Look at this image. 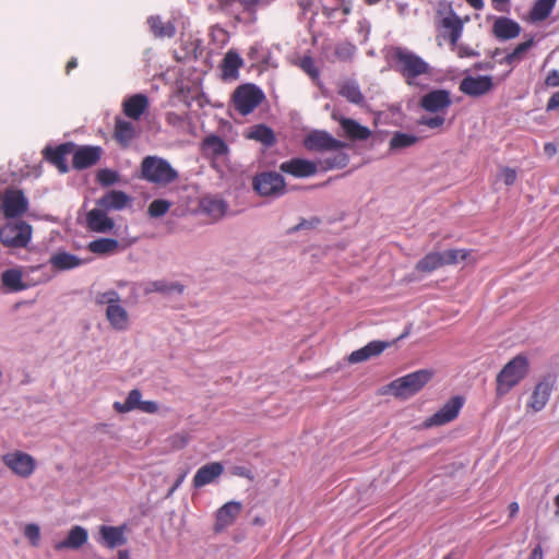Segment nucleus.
<instances>
[{
	"label": "nucleus",
	"instance_id": "34",
	"mask_svg": "<svg viewBox=\"0 0 559 559\" xmlns=\"http://www.w3.org/2000/svg\"><path fill=\"white\" fill-rule=\"evenodd\" d=\"M242 66V59L235 51H228L222 63V72L224 79H236L238 70Z\"/></svg>",
	"mask_w": 559,
	"mask_h": 559
},
{
	"label": "nucleus",
	"instance_id": "21",
	"mask_svg": "<svg viewBox=\"0 0 559 559\" xmlns=\"http://www.w3.org/2000/svg\"><path fill=\"white\" fill-rule=\"evenodd\" d=\"M102 150L98 146H83L73 151V166L76 169H84L96 164L100 157Z\"/></svg>",
	"mask_w": 559,
	"mask_h": 559
},
{
	"label": "nucleus",
	"instance_id": "27",
	"mask_svg": "<svg viewBox=\"0 0 559 559\" xmlns=\"http://www.w3.org/2000/svg\"><path fill=\"white\" fill-rule=\"evenodd\" d=\"M223 466L221 463L214 462L206 464L198 469L193 477V486L197 488L203 487L214 481L223 473Z\"/></svg>",
	"mask_w": 559,
	"mask_h": 559
},
{
	"label": "nucleus",
	"instance_id": "15",
	"mask_svg": "<svg viewBox=\"0 0 559 559\" xmlns=\"http://www.w3.org/2000/svg\"><path fill=\"white\" fill-rule=\"evenodd\" d=\"M452 104L450 92L445 90H435L425 94L420 98V106L426 111L439 114L445 111Z\"/></svg>",
	"mask_w": 559,
	"mask_h": 559
},
{
	"label": "nucleus",
	"instance_id": "56",
	"mask_svg": "<svg viewBox=\"0 0 559 559\" xmlns=\"http://www.w3.org/2000/svg\"><path fill=\"white\" fill-rule=\"evenodd\" d=\"M518 174L516 170L509 167H503L500 169L498 175V179L502 180L506 186H512L516 181Z\"/></svg>",
	"mask_w": 559,
	"mask_h": 559
},
{
	"label": "nucleus",
	"instance_id": "10",
	"mask_svg": "<svg viewBox=\"0 0 559 559\" xmlns=\"http://www.w3.org/2000/svg\"><path fill=\"white\" fill-rule=\"evenodd\" d=\"M28 207V201L20 190H7L1 198V209L7 218L23 215Z\"/></svg>",
	"mask_w": 559,
	"mask_h": 559
},
{
	"label": "nucleus",
	"instance_id": "31",
	"mask_svg": "<svg viewBox=\"0 0 559 559\" xmlns=\"http://www.w3.org/2000/svg\"><path fill=\"white\" fill-rule=\"evenodd\" d=\"M204 155L213 158L225 156L228 152L226 143L217 135H210L202 142Z\"/></svg>",
	"mask_w": 559,
	"mask_h": 559
},
{
	"label": "nucleus",
	"instance_id": "7",
	"mask_svg": "<svg viewBox=\"0 0 559 559\" xmlns=\"http://www.w3.org/2000/svg\"><path fill=\"white\" fill-rule=\"evenodd\" d=\"M306 150L310 152H334L346 146V143L333 138L324 130H312L302 140Z\"/></svg>",
	"mask_w": 559,
	"mask_h": 559
},
{
	"label": "nucleus",
	"instance_id": "55",
	"mask_svg": "<svg viewBox=\"0 0 559 559\" xmlns=\"http://www.w3.org/2000/svg\"><path fill=\"white\" fill-rule=\"evenodd\" d=\"M444 121H445L444 117L440 116V115H436L433 117L423 116L421 118H419L418 124L426 126L430 129H437V128L442 127Z\"/></svg>",
	"mask_w": 559,
	"mask_h": 559
},
{
	"label": "nucleus",
	"instance_id": "53",
	"mask_svg": "<svg viewBox=\"0 0 559 559\" xmlns=\"http://www.w3.org/2000/svg\"><path fill=\"white\" fill-rule=\"evenodd\" d=\"M24 536L29 540V543L37 547L40 540V530L37 524H27L24 527Z\"/></svg>",
	"mask_w": 559,
	"mask_h": 559
},
{
	"label": "nucleus",
	"instance_id": "42",
	"mask_svg": "<svg viewBox=\"0 0 559 559\" xmlns=\"http://www.w3.org/2000/svg\"><path fill=\"white\" fill-rule=\"evenodd\" d=\"M240 512V504L237 502H228L224 504L217 512V525H230L237 514Z\"/></svg>",
	"mask_w": 559,
	"mask_h": 559
},
{
	"label": "nucleus",
	"instance_id": "47",
	"mask_svg": "<svg viewBox=\"0 0 559 559\" xmlns=\"http://www.w3.org/2000/svg\"><path fill=\"white\" fill-rule=\"evenodd\" d=\"M533 39H528L524 43L519 44L512 52L507 55L501 62L513 66L519 63L527 50L533 46Z\"/></svg>",
	"mask_w": 559,
	"mask_h": 559
},
{
	"label": "nucleus",
	"instance_id": "45",
	"mask_svg": "<svg viewBox=\"0 0 559 559\" xmlns=\"http://www.w3.org/2000/svg\"><path fill=\"white\" fill-rule=\"evenodd\" d=\"M147 23L157 37H173L175 35V26L171 23L162 22L158 16H151Z\"/></svg>",
	"mask_w": 559,
	"mask_h": 559
},
{
	"label": "nucleus",
	"instance_id": "43",
	"mask_svg": "<svg viewBox=\"0 0 559 559\" xmlns=\"http://www.w3.org/2000/svg\"><path fill=\"white\" fill-rule=\"evenodd\" d=\"M335 154L331 157L319 160L318 168L320 167L322 170H330L334 168H344L347 166L349 162V157L346 153L340 151H334Z\"/></svg>",
	"mask_w": 559,
	"mask_h": 559
},
{
	"label": "nucleus",
	"instance_id": "51",
	"mask_svg": "<svg viewBox=\"0 0 559 559\" xmlns=\"http://www.w3.org/2000/svg\"><path fill=\"white\" fill-rule=\"evenodd\" d=\"M355 46L349 43H342L335 47V55L340 60H350L355 53Z\"/></svg>",
	"mask_w": 559,
	"mask_h": 559
},
{
	"label": "nucleus",
	"instance_id": "6",
	"mask_svg": "<svg viewBox=\"0 0 559 559\" xmlns=\"http://www.w3.org/2000/svg\"><path fill=\"white\" fill-rule=\"evenodd\" d=\"M32 226L24 221L8 222L0 228V241L10 248H25L32 239Z\"/></svg>",
	"mask_w": 559,
	"mask_h": 559
},
{
	"label": "nucleus",
	"instance_id": "16",
	"mask_svg": "<svg viewBox=\"0 0 559 559\" xmlns=\"http://www.w3.org/2000/svg\"><path fill=\"white\" fill-rule=\"evenodd\" d=\"M280 170L297 178L311 177L318 171L317 162L305 158H292L280 165Z\"/></svg>",
	"mask_w": 559,
	"mask_h": 559
},
{
	"label": "nucleus",
	"instance_id": "25",
	"mask_svg": "<svg viewBox=\"0 0 559 559\" xmlns=\"http://www.w3.org/2000/svg\"><path fill=\"white\" fill-rule=\"evenodd\" d=\"M2 286L11 293L21 292L27 288L24 282V272L22 267H12L2 272L1 274Z\"/></svg>",
	"mask_w": 559,
	"mask_h": 559
},
{
	"label": "nucleus",
	"instance_id": "44",
	"mask_svg": "<svg viewBox=\"0 0 559 559\" xmlns=\"http://www.w3.org/2000/svg\"><path fill=\"white\" fill-rule=\"evenodd\" d=\"M417 141L418 138L414 134L395 132L389 142V147L391 151H400L413 146Z\"/></svg>",
	"mask_w": 559,
	"mask_h": 559
},
{
	"label": "nucleus",
	"instance_id": "41",
	"mask_svg": "<svg viewBox=\"0 0 559 559\" xmlns=\"http://www.w3.org/2000/svg\"><path fill=\"white\" fill-rule=\"evenodd\" d=\"M248 139L261 142L262 144L270 146L275 142L273 131L264 124H258L250 129L247 134Z\"/></svg>",
	"mask_w": 559,
	"mask_h": 559
},
{
	"label": "nucleus",
	"instance_id": "4",
	"mask_svg": "<svg viewBox=\"0 0 559 559\" xmlns=\"http://www.w3.org/2000/svg\"><path fill=\"white\" fill-rule=\"evenodd\" d=\"M432 378V372L421 369L389 383L384 393H391L397 399L407 400L418 393Z\"/></svg>",
	"mask_w": 559,
	"mask_h": 559
},
{
	"label": "nucleus",
	"instance_id": "60",
	"mask_svg": "<svg viewBox=\"0 0 559 559\" xmlns=\"http://www.w3.org/2000/svg\"><path fill=\"white\" fill-rule=\"evenodd\" d=\"M559 107V91L554 93L552 96L549 98L546 109L548 111L555 110Z\"/></svg>",
	"mask_w": 559,
	"mask_h": 559
},
{
	"label": "nucleus",
	"instance_id": "37",
	"mask_svg": "<svg viewBox=\"0 0 559 559\" xmlns=\"http://www.w3.org/2000/svg\"><path fill=\"white\" fill-rule=\"evenodd\" d=\"M147 293H162L166 295L182 294L183 286L178 282H168L165 280H158L151 282L146 288Z\"/></svg>",
	"mask_w": 559,
	"mask_h": 559
},
{
	"label": "nucleus",
	"instance_id": "33",
	"mask_svg": "<svg viewBox=\"0 0 559 559\" xmlns=\"http://www.w3.org/2000/svg\"><path fill=\"white\" fill-rule=\"evenodd\" d=\"M135 135L134 124L121 118L116 119L115 139L123 146L129 145Z\"/></svg>",
	"mask_w": 559,
	"mask_h": 559
},
{
	"label": "nucleus",
	"instance_id": "59",
	"mask_svg": "<svg viewBox=\"0 0 559 559\" xmlns=\"http://www.w3.org/2000/svg\"><path fill=\"white\" fill-rule=\"evenodd\" d=\"M545 84L549 87L559 86V71L558 70L550 71L545 79Z\"/></svg>",
	"mask_w": 559,
	"mask_h": 559
},
{
	"label": "nucleus",
	"instance_id": "8",
	"mask_svg": "<svg viewBox=\"0 0 559 559\" xmlns=\"http://www.w3.org/2000/svg\"><path fill=\"white\" fill-rule=\"evenodd\" d=\"M253 188L262 197L277 198L286 192V183L283 176L274 171L262 173L255 176Z\"/></svg>",
	"mask_w": 559,
	"mask_h": 559
},
{
	"label": "nucleus",
	"instance_id": "63",
	"mask_svg": "<svg viewBox=\"0 0 559 559\" xmlns=\"http://www.w3.org/2000/svg\"><path fill=\"white\" fill-rule=\"evenodd\" d=\"M493 3V7L499 12L506 11V4L509 2V0H491Z\"/></svg>",
	"mask_w": 559,
	"mask_h": 559
},
{
	"label": "nucleus",
	"instance_id": "32",
	"mask_svg": "<svg viewBox=\"0 0 559 559\" xmlns=\"http://www.w3.org/2000/svg\"><path fill=\"white\" fill-rule=\"evenodd\" d=\"M442 266H444L442 252L432 251L416 263L415 270L420 273H431Z\"/></svg>",
	"mask_w": 559,
	"mask_h": 559
},
{
	"label": "nucleus",
	"instance_id": "29",
	"mask_svg": "<svg viewBox=\"0 0 559 559\" xmlns=\"http://www.w3.org/2000/svg\"><path fill=\"white\" fill-rule=\"evenodd\" d=\"M74 151V144L66 143L59 145L57 148H46V157L52 163L61 173L68 170L67 155L72 154Z\"/></svg>",
	"mask_w": 559,
	"mask_h": 559
},
{
	"label": "nucleus",
	"instance_id": "2",
	"mask_svg": "<svg viewBox=\"0 0 559 559\" xmlns=\"http://www.w3.org/2000/svg\"><path fill=\"white\" fill-rule=\"evenodd\" d=\"M94 301L104 308L105 318L109 326L116 332H126L131 326V316L123 306L122 298L115 289L98 292Z\"/></svg>",
	"mask_w": 559,
	"mask_h": 559
},
{
	"label": "nucleus",
	"instance_id": "62",
	"mask_svg": "<svg viewBox=\"0 0 559 559\" xmlns=\"http://www.w3.org/2000/svg\"><path fill=\"white\" fill-rule=\"evenodd\" d=\"M544 152L548 157H552L557 154V147L554 143L549 142L544 145Z\"/></svg>",
	"mask_w": 559,
	"mask_h": 559
},
{
	"label": "nucleus",
	"instance_id": "49",
	"mask_svg": "<svg viewBox=\"0 0 559 559\" xmlns=\"http://www.w3.org/2000/svg\"><path fill=\"white\" fill-rule=\"evenodd\" d=\"M190 441V436L188 432H177L168 438V442L170 445V450L173 451H181L186 448V445Z\"/></svg>",
	"mask_w": 559,
	"mask_h": 559
},
{
	"label": "nucleus",
	"instance_id": "20",
	"mask_svg": "<svg viewBox=\"0 0 559 559\" xmlns=\"http://www.w3.org/2000/svg\"><path fill=\"white\" fill-rule=\"evenodd\" d=\"M332 118L338 121L345 134L352 140L364 141L371 135V130L369 128L361 126L354 119L337 117L335 114L332 115Z\"/></svg>",
	"mask_w": 559,
	"mask_h": 559
},
{
	"label": "nucleus",
	"instance_id": "57",
	"mask_svg": "<svg viewBox=\"0 0 559 559\" xmlns=\"http://www.w3.org/2000/svg\"><path fill=\"white\" fill-rule=\"evenodd\" d=\"M452 49L457 53L460 58L474 57L478 55L474 49L467 47L466 45L459 44V41L456 43V46H452Z\"/></svg>",
	"mask_w": 559,
	"mask_h": 559
},
{
	"label": "nucleus",
	"instance_id": "3",
	"mask_svg": "<svg viewBox=\"0 0 559 559\" xmlns=\"http://www.w3.org/2000/svg\"><path fill=\"white\" fill-rule=\"evenodd\" d=\"M141 177L148 182L167 186L176 181L179 174L167 159L148 155L142 159Z\"/></svg>",
	"mask_w": 559,
	"mask_h": 559
},
{
	"label": "nucleus",
	"instance_id": "38",
	"mask_svg": "<svg viewBox=\"0 0 559 559\" xmlns=\"http://www.w3.org/2000/svg\"><path fill=\"white\" fill-rule=\"evenodd\" d=\"M557 0H537L531 10L530 16L534 22L544 21L549 16Z\"/></svg>",
	"mask_w": 559,
	"mask_h": 559
},
{
	"label": "nucleus",
	"instance_id": "35",
	"mask_svg": "<svg viewBox=\"0 0 559 559\" xmlns=\"http://www.w3.org/2000/svg\"><path fill=\"white\" fill-rule=\"evenodd\" d=\"M142 402L143 401H142L141 391L138 389H133L129 392V394L123 403L115 402L112 404V407L117 413L124 414V413L132 412L134 409L140 411Z\"/></svg>",
	"mask_w": 559,
	"mask_h": 559
},
{
	"label": "nucleus",
	"instance_id": "28",
	"mask_svg": "<svg viewBox=\"0 0 559 559\" xmlns=\"http://www.w3.org/2000/svg\"><path fill=\"white\" fill-rule=\"evenodd\" d=\"M200 209L203 213L213 219H219L225 215L227 211V204L221 198L214 195H204L200 200Z\"/></svg>",
	"mask_w": 559,
	"mask_h": 559
},
{
	"label": "nucleus",
	"instance_id": "18",
	"mask_svg": "<svg viewBox=\"0 0 559 559\" xmlns=\"http://www.w3.org/2000/svg\"><path fill=\"white\" fill-rule=\"evenodd\" d=\"M98 542L109 549L124 545L127 543L124 526L102 525Z\"/></svg>",
	"mask_w": 559,
	"mask_h": 559
},
{
	"label": "nucleus",
	"instance_id": "30",
	"mask_svg": "<svg viewBox=\"0 0 559 559\" xmlns=\"http://www.w3.org/2000/svg\"><path fill=\"white\" fill-rule=\"evenodd\" d=\"M147 106V97L143 94H135L123 102V112L129 118L139 120Z\"/></svg>",
	"mask_w": 559,
	"mask_h": 559
},
{
	"label": "nucleus",
	"instance_id": "12",
	"mask_svg": "<svg viewBox=\"0 0 559 559\" xmlns=\"http://www.w3.org/2000/svg\"><path fill=\"white\" fill-rule=\"evenodd\" d=\"M555 388V379L552 377L543 378L534 388L530 401L527 402V408L537 413L542 411L548 403L552 390Z\"/></svg>",
	"mask_w": 559,
	"mask_h": 559
},
{
	"label": "nucleus",
	"instance_id": "13",
	"mask_svg": "<svg viewBox=\"0 0 559 559\" xmlns=\"http://www.w3.org/2000/svg\"><path fill=\"white\" fill-rule=\"evenodd\" d=\"M493 88L490 75L466 76L460 83V91L472 97H479Z\"/></svg>",
	"mask_w": 559,
	"mask_h": 559
},
{
	"label": "nucleus",
	"instance_id": "9",
	"mask_svg": "<svg viewBox=\"0 0 559 559\" xmlns=\"http://www.w3.org/2000/svg\"><path fill=\"white\" fill-rule=\"evenodd\" d=\"M263 99V93L251 84L239 86L234 93L236 109L246 116L250 114Z\"/></svg>",
	"mask_w": 559,
	"mask_h": 559
},
{
	"label": "nucleus",
	"instance_id": "50",
	"mask_svg": "<svg viewBox=\"0 0 559 559\" xmlns=\"http://www.w3.org/2000/svg\"><path fill=\"white\" fill-rule=\"evenodd\" d=\"M236 2H239L245 10H253L258 5L259 0H219L222 9L229 13H234L233 7Z\"/></svg>",
	"mask_w": 559,
	"mask_h": 559
},
{
	"label": "nucleus",
	"instance_id": "24",
	"mask_svg": "<svg viewBox=\"0 0 559 559\" xmlns=\"http://www.w3.org/2000/svg\"><path fill=\"white\" fill-rule=\"evenodd\" d=\"M3 463L17 476L28 477L35 469L33 456H1Z\"/></svg>",
	"mask_w": 559,
	"mask_h": 559
},
{
	"label": "nucleus",
	"instance_id": "36",
	"mask_svg": "<svg viewBox=\"0 0 559 559\" xmlns=\"http://www.w3.org/2000/svg\"><path fill=\"white\" fill-rule=\"evenodd\" d=\"M50 264L60 271L70 270L80 265V259L68 252H57L50 257Z\"/></svg>",
	"mask_w": 559,
	"mask_h": 559
},
{
	"label": "nucleus",
	"instance_id": "61",
	"mask_svg": "<svg viewBox=\"0 0 559 559\" xmlns=\"http://www.w3.org/2000/svg\"><path fill=\"white\" fill-rule=\"evenodd\" d=\"M236 475H239V476H242V477H247L249 478L250 480L253 479V475L251 473V471L245 466H237L235 467V472H234Z\"/></svg>",
	"mask_w": 559,
	"mask_h": 559
},
{
	"label": "nucleus",
	"instance_id": "39",
	"mask_svg": "<svg viewBox=\"0 0 559 559\" xmlns=\"http://www.w3.org/2000/svg\"><path fill=\"white\" fill-rule=\"evenodd\" d=\"M88 249L97 254H111L118 251L119 242L111 238H100L90 242Z\"/></svg>",
	"mask_w": 559,
	"mask_h": 559
},
{
	"label": "nucleus",
	"instance_id": "11",
	"mask_svg": "<svg viewBox=\"0 0 559 559\" xmlns=\"http://www.w3.org/2000/svg\"><path fill=\"white\" fill-rule=\"evenodd\" d=\"M463 406V400L459 396H454L449 400L438 412L432 416L428 417L424 426L433 427L442 426L457 417L461 407Z\"/></svg>",
	"mask_w": 559,
	"mask_h": 559
},
{
	"label": "nucleus",
	"instance_id": "40",
	"mask_svg": "<svg viewBox=\"0 0 559 559\" xmlns=\"http://www.w3.org/2000/svg\"><path fill=\"white\" fill-rule=\"evenodd\" d=\"M340 95L345 97L348 102L360 105L364 103L365 97L360 92V88L356 82L347 81L344 82L340 87Z\"/></svg>",
	"mask_w": 559,
	"mask_h": 559
},
{
	"label": "nucleus",
	"instance_id": "23",
	"mask_svg": "<svg viewBox=\"0 0 559 559\" xmlns=\"http://www.w3.org/2000/svg\"><path fill=\"white\" fill-rule=\"evenodd\" d=\"M87 538H88L87 531L80 525H75L69 531L66 539L58 542L55 545V549L58 551H61L64 549H79L84 544H86Z\"/></svg>",
	"mask_w": 559,
	"mask_h": 559
},
{
	"label": "nucleus",
	"instance_id": "64",
	"mask_svg": "<svg viewBox=\"0 0 559 559\" xmlns=\"http://www.w3.org/2000/svg\"><path fill=\"white\" fill-rule=\"evenodd\" d=\"M530 559H543V550L540 546H536L530 556Z\"/></svg>",
	"mask_w": 559,
	"mask_h": 559
},
{
	"label": "nucleus",
	"instance_id": "22",
	"mask_svg": "<svg viewBox=\"0 0 559 559\" xmlns=\"http://www.w3.org/2000/svg\"><path fill=\"white\" fill-rule=\"evenodd\" d=\"M520 32L519 23L504 16L497 17L492 25L493 35L502 40L515 38L520 35Z\"/></svg>",
	"mask_w": 559,
	"mask_h": 559
},
{
	"label": "nucleus",
	"instance_id": "48",
	"mask_svg": "<svg viewBox=\"0 0 559 559\" xmlns=\"http://www.w3.org/2000/svg\"><path fill=\"white\" fill-rule=\"evenodd\" d=\"M171 203L164 199H157L151 202L147 213L151 217L158 218L165 215L170 209Z\"/></svg>",
	"mask_w": 559,
	"mask_h": 559
},
{
	"label": "nucleus",
	"instance_id": "26",
	"mask_svg": "<svg viewBox=\"0 0 559 559\" xmlns=\"http://www.w3.org/2000/svg\"><path fill=\"white\" fill-rule=\"evenodd\" d=\"M388 343L381 341H372L368 343L366 346L354 350L348 356V362L358 364L370 359L371 357L379 356L386 347Z\"/></svg>",
	"mask_w": 559,
	"mask_h": 559
},
{
	"label": "nucleus",
	"instance_id": "1",
	"mask_svg": "<svg viewBox=\"0 0 559 559\" xmlns=\"http://www.w3.org/2000/svg\"><path fill=\"white\" fill-rule=\"evenodd\" d=\"M393 69L401 74L408 85H418V79L432 74L431 66L420 56L405 47H393L390 50Z\"/></svg>",
	"mask_w": 559,
	"mask_h": 559
},
{
	"label": "nucleus",
	"instance_id": "19",
	"mask_svg": "<svg viewBox=\"0 0 559 559\" xmlns=\"http://www.w3.org/2000/svg\"><path fill=\"white\" fill-rule=\"evenodd\" d=\"M131 203V198L119 190H110L97 200V206L106 211H120Z\"/></svg>",
	"mask_w": 559,
	"mask_h": 559
},
{
	"label": "nucleus",
	"instance_id": "5",
	"mask_svg": "<svg viewBox=\"0 0 559 559\" xmlns=\"http://www.w3.org/2000/svg\"><path fill=\"white\" fill-rule=\"evenodd\" d=\"M527 370L528 361L525 356L518 355L510 360L497 376V395L507 394L526 376Z\"/></svg>",
	"mask_w": 559,
	"mask_h": 559
},
{
	"label": "nucleus",
	"instance_id": "58",
	"mask_svg": "<svg viewBox=\"0 0 559 559\" xmlns=\"http://www.w3.org/2000/svg\"><path fill=\"white\" fill-rule=\"evenodd\" d=\"M140 411L146 414H155L158 412V404L154 401H143Z\"/></svg>",
	"mask_w": 559,
	"mask_h": 559
},
{
	"label": "nucleus",
	"instance_id": "52",
	"mask_svg": "<svg viewBox=\"0 0 559 559\" xmlns=\"http://www.w3.org/2000/svg\"><path fill=\"white\" fill-rule=\"evenodd\" d=\"M97 180L103 186H110L119 181V175L117 171L111 169H100L97 173Z\"/></svg>",
	"mask_w": 559,
	"mask_h": 559
},
{
	"label": "nucleus",
	"instance_id": "46",
	"mask_svg": "<svg viewBox=\"0 0 559 559\" xmlns=\"http://www.w3.org/2000/svg\"><path fill=\"white\" fill-rule=\"evenodd\" d=\"M471 255L472 251L466 249H449L442 252L444 266L469 260Z\"/></svg>",
	"mask_w": 559,
	"mask_h": 559
},
{
	"label": "nucleus",
	"instance_id": "54",
	"mask_svg": "<svg viewBox=\"0 0 559 559\" xmlns=\"http://www.w3.org/2000/svg\"><path fill=\"white\" fill-rule=\"evenodd\" d=\"M300 68L312 79L318 80L319 70L316 67L314 60L311 57H304L300 60Z\"/></svg>",
	"mask_w": 559,
	"mask_h": 559
},
{
	"label": "nucleus",
	"instance_id": "17",
	"mask_svg": "<svg viewBox=\"0 0 559 559\" xmlns=\"http://www.w3.org/2000/svg\"><path fill=\"white\" fill-rule=\"evenodd\" d=\"M86 222L87 227L95 233H108L115 227L112 218L100 206L91 210L86 214Z\"/></svg>",
	"mask_w": 559,
	"mask_h": 559
},
{
	"label": "nucleus",
	"instance_id": "14",
	"mask_svg": "<svg viewBox=\"0 0 559 559\" xmlns=\"http://www.w3.org/2000/svg\"><path fill=\"white\" fill-rule=\"evenodd\" d=\"M438 13L441 15L439 26L447 32L451 46H456L463 32V20L450 8L444 12L439 11Z\"/></svg>",
	"mask_w": 559,
	"mask_h": 559
}]
</instances>
